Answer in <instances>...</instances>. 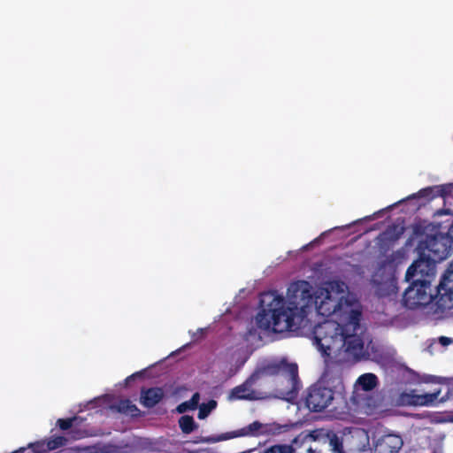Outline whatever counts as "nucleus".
Returning <instances> with one entry per match:
<instances>
[{
	"label": "nucleus",
	"instance_id": "f257e3e1",
	"mask_svg": "<svg viewBox=\"0 0 453 453\" xmlns=\"http://www.w3.org/2000/svg\"><path fill=\"white\" fill-rule=\"evenodd\" d=\"M288 301L276 291L264 293L260 298L261 311L256 316L257 327L283 333L299 327L302 317L300 308L305 306V300L311 298L309 283L299 280L288 288Z\"/></svg>",
	"mask_w": 453,
	"mask_h": 453
},
{
	"label": "nucleus",
	"instance_id": "a878e982",
	"mask_svg": "<svg viewBox=\"0 0 453 453\" xmlns=\"http://www.w3.org/2000/svg\"><path fill=\"white\" fill-rule=\"evenodd\" d=\"M140 373L139 372H136V373H134L130 376H128L127 379H126V383L128 384L131 380H133L136 376H139Z\"/></svg>",
	"mask_w": 453,
	"mask_h": 453
},
{
	"label": "nucleus",
	"instance_id": "7ed1b4c3",
	"mask_svg": "<svg viewBox=\"0 0 453 453\" xmlns=\"http://www.w3.org/2000/svg\"><path fill=\"white\" fill-rule=\"evenodd\" d=\"M358 326L356 324L349 325V321L341 323V319L325 320L318 324L314 328L313 334L319 350L323 355L329 356L330 350L335 343L339 342L342 333L349 330L353 331Z\"/></svg>",
	"mask_w": 453,
	"mask_h": 453
},
{
	"label": "nucleus",
	"instance_id": "393cba45",
	"mask_svg": "<svg viewBox=\"0 0 453 453\" xmlns=\"http://www.w3.org/2000/svg\"><path fill=\"white\" fill-rule=\"evenodd\" d=\"M439 342L442 345V346H448L449 344H451L453 342V340L449 337H447V336H441L439 338Z\"/></svg>",
	"mask_w": 453,
	"mask_h": 453
},
{
	"label": "nucleus",
	"instance_id": "c85d7f7f",
	"mask_svg": "<svg viewBox=\"0 0 453 453\" xmlns=\"http://www.w3.org/2000/svg\"><path fill=\"white\" fill-rule=\"evenodd\" d=\"M444 213H447V212L446 211H442L438 212L439 215H441V214H444Z\"/></svg>",
	"mask_w": 453,
	"mask_h": 453
},
{
	"label": "nucleus",
	"instance_id": "b1692460",
	"mask_svg": "<svg viewBox=\"0 0 453 453\" xmlns=\"http://www.w3.org/2000/svg\"><path fill=\"white\" fill-rule=\"evenodd\" d=\"M76 419H77L76 416H73V417L68 418H58L57 421V426L61 430L66 431L73 426V423Z\"/></svg>",
	"mask_w": 453,
	"mask_h": 453
},
{
	"label": "nucleus",
	"instance_id": "f3484780",
	"mask_svg": "<svg viewBox=\"0 0 453 453\" xmlns=\"http://www.w3.org/2000/svg\"><path fill=\"white\" fill-rule=\"evenodd\" d=\"M164 397V392L160 388H150L142 391L141 403L148 408L157 405Z\"/></svg>",
	"mask_w": 453,
	"mask_h": 453
},
{
	"label": "nucleus",
	"instance_id": "1a4fd4ad",
	"mask_svg": "<svg viewBox=\"0 0 453 453\" xmlns=\"http://www.w3.org/2000/svg\"><path fill=\"white\" fill-rule=\"evenodd\" d=\"M433 302L441 311L453 309V273L448 269L445 271Z\"/></svg>",
	"mask_w": 453,
	"mask_h": 453
},
{
	"label": "nucleus",
	"instance_id": "6ab92c4d",
	"mask_svg": "<svg viewBox=\"0 0 453 453\" xmlns=\"http://www.w3.org/2000/svg\"><path fill=\"white\" fill-rule=\"evenodd\" d=\"M200 400V394L198 392H196L191 396L190 400L185 401L181 403H180L176 407V411L178 413H185L188 411H193L196 410L198 407Z\"/></svg>",
	"mask_w": 453,
	"mask_h": 453
},
{
	"label": "nucleus",
	"instance_id": "20e7f679",
	"mask_svg": "<svg viewBox=\"0 0 453 453\" xmlns=\"http://www.w3.org/2000/svg\"><path fill=\"white\" fill-rule=\"evenodd\" d=\"M252 373L257 381L264 377L286 375L292 387L291 392H297L299 390L298 366L296 363H288L285 358L264 364Z\"/></svg>",
	"mask_w": 453,
	"mask_h": 453
},
{
	"label": "nucleus",
	"instance_id": "aec40b11",
	"mask_svg": "<svg viewBox=\"0 0 453 453\" xmlns=\"http://www.w3.org/2000/svg\"><path fill=\"white\" fill-rule=\"evenodd\" d=\"M340 376L341 367L337 364L327 365L322 375L326 382L332 384H334V379H340Z\"/></svg>",
	"mask_w": 453,
	"mask_h": 453
},
{
	"label": "nucleus",
	"instance_id": "ddd939ff",
	"mask_svg": "<svg viewBox=\"0 0 453 453\" xmlns=\"http://www.w3.org/2000/svg\"><path fill=\"white\" fill-rule=\"evenodd\" d=\"M403 441L400 435L389 434L382 436L374 447V453H398Z\"/></svg>",
	"mask_w": 453,
	"mask_h": 453
},
{
	"label": "nucleus",
	"instance_id": "39448f33",
	"mask_svg": "<svg viewBox=\"0 0 453 453\" xmlns=\"http://www.w3.org/2000/svg\"><path fill=\"white\" fill-rule=\"evenodd\" d=\"M453 239L449 234L436 233L418 242L417 250L426 253L437 262L446 259L452 250Z\"/></svg>",
	"mask_w": 453,
	"mask_h": 453
},
{
	"label": "nucleus",
	"instance_id": "cd10ccee",
	"mask_svg": "<svg viewBox=\"0 0 453 453\" xmlns=\"http://www.w3.org/2000/svg\"><path fill=\"white\" fill-rule=\"evenodd\" d=\"M449 272H452L453 273V260L449 263L448 268H447Z\"/></svg>",
	"mask_w": 453,
	"mask_h": 453
},
{
	"label": "nucleus",
	"instance_id": "4468645a",
	"mask_svg": "<svg viewBox=\"0 0 453 453\" xmlns=\"http://www.w3.org/2000/svg\"><path fill=\"white\" fill-rule=\"evenodd\" d=\"M440 390L433 393H426L422 395L415 394L413 391L402 395V400L409 405L414 406H429L434 404L438 400Z\"/></svg>",
	"mask_w": 453,
	"mask_h": 453
},
{
	"label": "nucleus",
	"instance_id": "0eeeda50",
	"mask_svg": "<svg viewBox=\"0 0 453 453\" xmlns=\"http://www.w3.org/2000/svg\"><path fill=\"white\" fill-rule=\"evenodd\" d=\"M418 258L408 267L405 273V280H428V283L431 284L435 276L437 261L421 250H418Z\"/></svg>",
	"mask_w": 453,
	"mask_h": 453
},
{
	"label": "nucleus",
	"instance_id": "dca6fc26",
	"mask_svg": "<svg viewBox=\"0 0 453 453\" xmlns=\"http://www.w3.org/2000/svg\"><path fill=\"white\" fill-rule=\"evenodd\" d=\"M450 192V185H438L434 187H426L421 188L417 194L410 196L411 197H425L427 199H433L438 196L445 197Z\"/></svg>",
	"mask_w": 453,
	"mask_h": 453
},
{
	"label": "nucleus",
	"instance_id": "a211bd4d",
	"mask_svg": "<svg viewBox=\"0 0 453 453\" xmlns=\"http://www.w3.org/2000/svg\"><path fill=\"white\" fill-rule=\"evenodd\" d=\"M357 383L364 390L370 391L376 388L378 384V378L373 373H365L359 376Z\"/></svg>",
	"mask_w": 453,
	"mask_h": 453
},
{
	"label": "nucleus",
	"instance_id": "4be33fe9",
	"mask_svg": "<svg viewBox=\"0 0 453 453\" xmlns=\"http://www.w3.org/2000/svg\"><path fill=\"white\" fill-rule=\"evenodd\" d=\"M217 407V402L215 400H210L206 403H202L199 406V411H198V418L199 419H204L206 418L210 413Z\"/></svg>",
	"mask_w": 453,
	"mask_h": 453
},
{
	"label": "nucleus",
	"instance_id": "2eb2a0df",
	"mask_svg": "<svg viewBox=\"0 0 453 453\" xmlns=\"http://www.w3.org/2000/svg\"><path fill=\"white\" fill-rule=\"evenodd\" d=\"M66 442L67 439L65 436L56 435L50 438L46 442H35L31 444L30 447L34 453H46L65 446Z\"/></svg>",
	"mask_w": 453,
	"mask_h": 453
},
{
	"label": "nucleus",
	"instance_id": "412c9836",
	"mask_svg": "<svg viewBox=\"0 0 453 453\" xmlns=\"http://www.w3.org/2000/svg\"><path fill=\"white\" fill-rule=\"evenodd\" d=\"M179 426L182 433L186 434L192 433L197 427L193 417L189 415L181 416L179 419Z\"/></svg>",
	"mask_w": 453,
	"mask_h": 453
},
{
	"label": "nucleus",
	"instance_id": "9d476101",
	"mask_svg": "<svg viewBox=\"0 0 453 453\" xmlns=\"http://www.w3.org/2000/svg\"><path fill=\"white\" fill-rule=\"evenodd\" d=\"M360 325L353 331H344L339 342H342V347L344 352L353 358H359L363 355L364 342L362 338L357 335V331L359 329Z\"/></svg>",
	"mask_w": 453,
	"mask_h": 453
},
{
	"label": "nucleus",
	"instance_id": "423d86ee",
	"mask_svg": "<svg viewBox=\"0 0 453 453\" xmlns=\"http://www.w3.org/2000/svg\"><path fill=\"white\" fill-rule=\"evenodd\" d=\"M409 282L411 285L403 296V303L406 308L414 310L433 302L434 295L428 280H410Z\"/></svg>",
	"mask_w": 453,
	"mask_h": 453
},
{
	"label": "nucleus",
	"instance_id": "f8f14e48",
	"mask_svg": "<svg viewBox=\"0 0 453 453\" xmlns=\"http://www.w3.org/2000/svg\"><path fill=\"white\" fill-rule=\"evenodd\" d=\"M262 427V424L258 421H254L247 426L241 429L221 434L217 436H209L202 440L203 442L215 443L221 441L230 440L236 437L256 435Z\"/></svg>",
	"mask_w": 453,
	"mask_h": 453
},
{
	"label": "nucleus",
	"instance_id": "9b49d317",
	"mask_svg": "<svg viewBox=\"0 0 453 453\" xmlns=\"http://www.w3.org/2000/svg\"><path fill=\"white\" fill-rule=\"evenodd\" d=\"M257 382V380L252 373L242 384L234 387L230 391V398L249 401L264 399L262 392L253 389V386L256 385Z\"/></svg>",
	"mask_w": 453,
	"mask_h": 453
},
{
	"label": "nucleus",
	"instance_id": "5701e85b",
	"mask_svg": "<svg viewBox=\"0 0 453 453\" xmlns=\"http://www.w3.org/2000/svg\"><path fill=\"white\" fill-rule=\"evenodd\" d=\"M119 411L127 414L135 415L138 408L128 399L121 400L119 403Z\"/></svg>",
	"mask_w": 453,
	"mask_h": 453
},
{
	"label": "nucleus",
	"instance_id": "6e6552de",
	"mask_svg": "<svg viewBox=\"0 0 453 453\" xmlns=\"http://www.w3.org/2000/svg\"><path fill=\"white\" fill-rule=\"evenodd\" d=\"M334 400L332 389L319 384L308 388L305 396V405L312 412H320L326 409Z\"/></svg>",
	"mask_w": 453,
	"mask_h": 453
},
{
	"label": "nucleus",
	"instance_id": "bb28decb",
	"mask_svg": "<svg viewBox=\"0 0 453 453\" xmlns=\"http://www.w3.org/2000/svg\"><path fill=\"white\" fill-rule=\"evenodd\" d=\"M331 442H334V448L338 449V446H341V442L338 441L337 437H334V440H331Z\"/></svg>",
	"mask_w": 453,
	"mask_h": 453
},
{
	"label": "nucleus",
	"instance_id": "f03ea898",
	"mask_svg": "<svg viewBox=\"0 0 453 453\" xmlns=\"http://www.w3.org/2000/svg\"><path fill=\"white\" fill-rule=\"evenodd\" d=\"M315 303L318 313L323 317L332 316L333 319H341V323L349 321V325H359L361 321V311L354 308L344 296L333 293L327 288L320 290Z\"/></svg>",
	"mask_w": 453,
	"mask_h": 453
}]
</instances>
